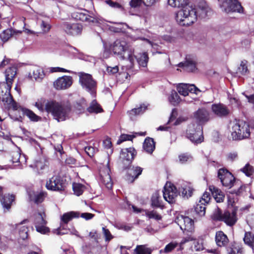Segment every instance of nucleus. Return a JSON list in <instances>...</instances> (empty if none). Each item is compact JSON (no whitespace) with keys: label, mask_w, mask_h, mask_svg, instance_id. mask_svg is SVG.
<instances>
[{"label":"nucleus","mask_w":254,"mask_h":254,"mask_svg":"<svg viewBox=\"0 0 254 254\" xmlns=\"http://www.w3.org/2000/svg\"><path fill=\"white\" fill-rule=\"evenodd\" d=\"M168 4L172 7L182 9L176 13V20L181 26H189L196 20L195 8L188 4L189 0H168Z\"/></svg>","instance_id":"1"},{"label":"nucleus","mask_w":254,"mask_h":254,"mask_svg":"<svg viewBox=\"0 0 254 254\" xmlns=\"http://www.w3.org/2000/svg\"><path fill=\"white\" fill-rule=\"evenodd\" d=\"M45 110L54 117L58 122L64 121L68 118L71 108L68 102H57L51 100L45 104Z\"/></svg>","instance_id":"2"},{"label":"nucleus","mask_w":254,"mask_h":254,"mask_svg":"<svg viewBox=\"0 0 254 254\" xmlns=\"http://www.w3.org/2000/svg\"><path fill=\"white\" fill-rule=\"evenodd\" d=\"M111 49L118 58L122 60H128L132 64H133V49L125 41L117 40L113 43Z\"/></svg>","instance_id":"3"},{"label":"nucleus","mask_w":254,"mask_h":254,"mask_svg":"<svg viewBox=\"0 0 254 254\" xmlns=\"http://www.w3.org/2000/svg\"><path fill=\"white\" fill-rule=\"evenodd\" d=\"M230 127L231 136L233 140H241L250 136L249 125L243 121L235 120L230 124Z\"/></svg>","instance_id":"4"},{"label":"nucleus","mask_w":254,"mask_h":254,"mask_svg":"<svg viewBox=\"0 0 254 254\" xmlns=\"http://www.w3.org/2000/svg\"><path fill=\"white\" fill-rule=\"evenodd\" d=\"M218 2L222 11L226 13L244 12V8L238 0H219Z\"/></svg>","instance_id":"5"},{"label":"nucleus","mask_w":254,"mask_h":254,"mask_svg":"<svg viewBox=\"0 0 254 254\" xmlns=\"http://www.w3.org/2000/svg\"><path fill=\"white\" fill-rule=\"evenodd\" d=\"M186 136L192 142L200 143L203 141L202 127L194 124L189 125L187 129Z\"/></svg>","instance_id":"6"},{"label":"nucleus","mask_w":254,"mask_h":254,"mask_svg":"<svg viewBox=\"0 0 254 254\" xmlns=\"http://www.w3.org/2000/svg\"><path fill=\"white\" fill-rule=\"evenodd\" d=\"M79 82L82 88L89 92L92 96L96 93L97 82L93 79L91 75L84 72H79Z\"/></svg>","instance_id":"7"},{"label":"nucleus","mask_w":254,"mask_h":254,"mask_svg":"<svg viewBox=\"0 0 254 254\" xmlns=\"http://www.w3.org/2000/svg\"><path fill=\"white\" fill-rule=\"evenodd\" d=\"M218 177L222 185L228 189L231 188L238 183L232 174L226 169L221 168L218 170Z\"/></svg>","instance_id":"8"},{"label":"nucleus","mask_w":254,"mask_h":254,"mask_svg":"<svg viewBox=\"0 0 254 254\" xmlns=\"http://www.w3.org/2000/svg\"><path fill=\"white\" fill-rule=\"evenodd\" d=\"M135 155L136 152L133 148H125L122 150L120 160L124 169H127L128 167L130 166Z\"/></svg>","instance_id":"9"},{"label":"nucleus","mask_w":254,"mask_h":254,"mask_svg":"<svg viewBox=\"0 0 254 254\" xmlns=\"http://www.w3.org/2000/svg\"><path fill=\"white\" fill-rule=\"evenodd\" d=\"M72 18L76 20L88 23H95L97 22V19L92 12H90L86 9L79 10L73 12L71 14Z\"/></svg>","instance_id":"10"},{"label":"nucleus","mask_w":254,"mask_h":254,"mask_svg":"<svg viewBox=\"0 0 254 254\" xmlns=\"http://www.w3.org/2000/svg\"><path fill=\"white\" fill-rule=\"evenodd\" d=\"M48 190L61 191L64 190L65 183L59 176H55L50 178L46 183Z\"/></svg>","instance_id":"11"},{"label":"nucleus","mask_w":254,"mask_h":254,"mask_svg":"<svg viewBox=\"0 0 254 254\" xmlns=\"http://www.w3.org/2000/svg\"><path fill=\"white\" fill-rule=\"evenodd\" d=\"M45 217L44 213H38L34 217V223L36 230L42 234H45L49 232V228L46 226L47 222L44 219Z\"/></svg>","instance_id":"12"},{"label":"nucleus","mask_w":254,"mask_h":254,"mask_svg":"<svg viewBox=\"0 0 254 254\" xmlns=\"http://www.w3.org/2000/svg\"><path fill=\"white\" fill-rule=\"evenodd\" d=\"M163 197L164 199L169 203H173L175 201V198L178 195V190L177 188L171 184L168 186L167 184L164 188Z\"/></svg>","instance_id":"13"},{"label":"nucleus","mask_w":254,"mask_h":254,"mask_svg":"<svg viewBox=\"0 0 254 254\" xmlns=\"http://www.w3.org/2000/svg\"><path fill=\"white\" fill-rule=\"evenodd\" d=\"M193 116L200 126L205 124L211 120L210 113L205 108H199L194 112Z\"/></svg>","instance_id":"14"},{"label":"nucleus","mask_w":254,"mask_h":254,"mask_svg":"<svg viewBox=\"0 0 254 254\" xmlns=\"http://www.w3.org/2000/svg\"><path fill=\"white\" fill-rule=\"evenodd\" d=\"M73 82L72 77L64 75L59 77L54 82L53 85L57 90H65L69 88Z\"/></svg>","instance_id":"15"},{"label":"nucleus","mask_w":254,"mask_h":254,"mask_svg":"<svg viewBox=\"0 0 254 254\" xmlns=\"http://www.w3.org/2000/svg\"><path fill=\"white\" fill-rule=\"evenodd\" d=\"M110 171L109 161H108L107 166L100 171V182L108 189H111L113 186V182L110 174Z\"/></svg>","instance_id":"16"},{"label":"nucleus","mask_w":254,"mask_h":254,"mask_svg":"<svg viewBox=\"0 0 254 254\" xmlns=\"http://www.w3.org/2000/svg\"><path fill=\"white\" fill-rule=\"evenodd\" d=\"M176 222L182 230L191 232L193 229V221L188 216L181 215L178 217Z\"/></svg>","instance_id":"17"},{"label":"nucleus","mask_w":254,"mask_h":254,"mask_svg":"<svg viewBox=\"0 0 254 254\" xmlns=\"http://www.w3.org/2000/svg\"><path fill=\"white\" fill-rule=\"evenodd\" d=\"M196 11V17L199 16L201 18H205L209 16L212 13V10L208 4L205 1L199 2Z\"/></svg>","instance_id":"18"},{"label":"nucleus","mask_w":254,"mask_h":254,"mask_svg":"<svg viewBox=\"0 0 254 254\" xmlns=\"http://www.w3.org/2000/svg\"><path fill=\"white\" fill-rule=\"evenodd\" d=\"M63 30L67 34L76 35L81 33L82 28L81 25L78 23H69L64 22L62 25Z\"/></svg>","instance_id":"19"},{"label":"nucleus","mask_w":254,"mask_h":254,"mask_svg":"<svg viewBox=\"0 0 254 254\" xmlns=\"http://www.w3.org/2000/svg\"><path fill=\"white\" fill-rule=\"evenodd\" d=\"M178 92L182 95L186 96L189 92L196 94V91L200 90L194 85L187 83H180L177 86Z\"/></svg>","instance_id":"20"},{"label":"nucleus","mask_w":254,"mask_h":254,"mask_svg":"<svg viewBox=\"0 0 254 254\" xmlns=\"http://www.w3.org/2000/svg\"><path fill=\"white\" fill-rule=\"evenodd\" d=\"M212 112L217 117L223 118L229 114V110L227 106L223 104H213L211 105Z\"/></svg>","instance_id":"21"},{"label":"nucleus","mask_w":254,"mask_h":254,"mask_svg":"<svg viewBox=\"0 0 254 254\" xmlns=\"http://www.w3.org/2000/svg\"><path fill=\"white\" fill-rule=\"evenodd\" d=\"M237 221V211L235 209H233L231 212L225 211L224 212L222 221L224 222L228 226H233Z\"/></svg>","instance_id":"22"},{"label":"nucleus","mask_w":254,"mask_h":254,"mask_svg":"<svg viewBox=\"0 0 254 254\" xmlns=\"http://www.w3.org/2000/svg\"><path fill=\"white\" fill-rule=\"evenodd\" d=\"M178 66L184 68L187 71L192 72L196 69V63L189 56L186 58V61L184 63H180Z\"/></svg>","instance_id":"23"},{"label":"nucleus","mask_w":254,"mask_h":254,"mask_svg":"<svg viewBox=\"0 0 254 254\" xmlns=\"http://www.w3.org/2000/svg\"><path fill=\"white\" fill-rule=\"evenodd\" d=\"M29 76L36 81L41 82L45 77V74L43 68L39 66H35L32 68V72L29 73Z\"/></svg>","instance_id":"24"},{"label":"nucleus","mask_w":254,"mask_h":254,"mask_svg":"<svg viewBox=\"0 0 254 254\" xmlns=\"http://www.w3.org/2000/svg\"><path fill=\"white\" fill-rule=\"evenodd\" d=\"M15 196L13 194H5L2 198L1 203L4 212L8 211L12 203L14 201Z\"/></svg>","instance_id":"25"},{"label":"nucleus","mask_w":254,"mask_h":254,"mask_svg":"<svg viewBox=\"0 0 254 254\" xmlns=\"http://www.w3.org/2000/svg\"><path fill=\"white\" fill-rule=\"evenodd\" d=\"M127 176L128 179H131L132 182L135 179H136L142 173V169L140 167H131V165L127 169Z\"/></svg>","instance_id":"26"},{"label":"nucleus","mask_w":254,"mask_h":254,"mask_svg":"<svg viewBox=\"0 0 254 254\" xmlns=\"http://www.w3.org/2000/svg\"><path fill=\"white\" fill-rule=\"evenodd\" d=\"M209 190L217 202H222L224 201L225 195L220 189L214 186H210Z\"/></svg>","instance_id":"27"},{"label":"nucleus","mask_w":254,"mask_h":254,"mask_svg":"<svg viewBox=\"0 0 254 254\" xmlns=\"http://www.w3.org/2000/svg\"><path fill=\"white\" fill-rule=\"evenodd\" d=\"M80 213L78 211H70L64 213L61 218V223L63 225L67 224L68 222L71 221L73 218H79Z\"/></svg>","instance_id":"28"},{"label":"nucleus","mask_w":254,"mask_h":254,"mask_svg":"<svg viewBox=\"0 0 254 254\" xmlns=\"http://www.w3.org/2000/svg\"><path fill=\"white\" fill-rule=\"evenodd\" d=\"M215 241L218 246L225 247L228 243L229 240L226 235L220 231L216 233Z\"/></svg>","instance_id":"29"},{"label":"nucleus","mask_w":254,"mask_h":254,"mask_svg":"<svg viewBox=\"0 0 254 254\" xmlns=\"http://www.w3.org/2000/svg\"><path fill=\"white\" fill-rule=\"evenodd\" d=\"M143 148L146 152L151 154L155 148L153 139L150 137L146 138L143 144Z\"/></svg>","instance_id":"30"},{"label":"nucleus","mask_w":254,"mask_h":254,"mask_svg":"<svg viewBox=\"0 0 254 254\" xmlns=\"http://www.w3.org/2000/svg\"><path fill=\"white\" fill-rule=\"evenodd\" d=\"M87 110L90 113L97 114L103 112V109L95 100L92 101L89 107L87 108Z\"/></svg>","instance_id":"31"},{"label":"nucleus","mask_w":254,"mask_h":254,"mask_svg":"<svg viewBox=\"0 0 254 254\" xmlns=\"http://www.w3.org/2000/svg\"><path fill=\"white\" fill-rule=\"evenodd\" d=\"M133 56L134 57V61L135 60V59H136L139 66H141L142 67H146L147 66L148 61V57L146 53H142L139 57H134L133 55Z\"/></svg>","instance_id":"32"},{"label":"nucleus","mask_w":254,"mask_h":254,"mask_svg":"<svg viewBox=\"0 0 254 254\" xmlns=\"http://www.w3.org/2000/svg\"><path fill=\"white\" fill-rule=\"evenodd\" d=\"M169 102L174 106L178 105L181 99L175 90H172L170 95L168 98Z\"/></svg>","instance_id":"33"},{"label":"nucleus","mask_w":254,"mask_h":254,"mask_svg":"<svg viewBox=\"0 0 254 254\" xmlns=\"http://www.w3.org/2000/svg\"><path fill=\"white\" fill-rule=\"evenodd\" d=\"M152 206L154 207H162L163 204L161 200V197L157 192L154 193L151 197Z\"/></svg>","instance_id":"34"},{"label":"nucleus","mask_w":254,"mask_h":254,"mask_svg":"<svg viewBox=\"0 0 254 254\" xmlns=\"http://www.w3.org/2000/svg\"><path fill=\"white\" fill-rule=\"evenodd\" d=\"M245 243L254 249V235L251 232H246L244 238Z\"/></svg>","instance_id":"35"},{"label":"nucleus","mask_w":254,"mask_h":254,"mask_svg":"<svg viewBox=\"0 0 254 254\" xmlns=\"http://www.w3.org/2000/svg\"><path fill=\"white\" fill-rule=\"evenodd\" d=\"M87 106V104L84 99H81L79 102H77L74 105V108L77 113L80 114L83 113Z\"/></svg>","instance_id":"36"},{"label":"nucleus","mask_w":254,"mask_h":254,"mask_svg":"<svg viewBox=\"0 0 254 254\" xmlns=\"http://www.w3.org/2000/svg\"><path fill=\"white\" fill-rule=\"evenodd\" d=\"M22 111L26 116H27L30 121L32 122H38L41 120V117L36 115L33 111L27 109H23Z\"/></svg>","instance_id":"37"},{"label":"nucleus","mask_w":254,"mask_h":254,"mask_svg":"<svg viewBox=\"0 0 254 254\" xmlns=\"http://www.w3.org/2000/svg\"><path fill=\"white\" fill-rule=\"evenodd\" d=\"M192 191L193 189L190 187L182 188L181 189H179L178 194L181 195L183 197L188 198L189 197L191 196Z\"/></svg>","instance_id":"38"},{"label":"nucleus","mask_w":254,"mask_h":254,"mask_svg":"<svg viewBox=\"0 0 254 254\" xmlns=\"http://www.w3.org/2000/svg\"><path fill=\"white\" fill-rule=\"evenodd\" d=\"M16 74V68L15 67L12 66L7 68L5 71V80H12Z\"/></svg>","instance_id":"39"},{"label":"nucleus","mask_w":254,"mask_h":254,"mask_svg":"<svg viewBox=\"0 0 254 254\" xmlns=\"http://www.w3.org/2000/svg\"><path fill=\"white\" fill-rule=\"evenodd\" d=\"M136 254H151V250L144 245H138L134 250Z\"/></svg>","instance_id":"40"},{"label":"nucleus","mask_w":254,"mask_h":254,"mask_svg":"<svg viewBox=\"0 0 254 254\" xmlns=\"http://www.w3.org/2000/svg\"><path fill=\"white\" fill-rule=\"evenodd\" d=\"M205 205L199 201L194 206L195 212L200 216H203L205 214Z\"/></svg>","instance_id":"41"},{"label":"nucleus","mask_w":254,"mask_h":254,"mask_svg":"<svg viewBox=\"0 0 254 254\" xmlns=\"http://www.w3.org/2000/svg\"><path fill=\"white\" fill-rule=\"evenodd\" d=\"M11 160L13 163L18 162L22 163L23 162L26 161L24 155H21L17 152L13 153Z\"/></svg>","instance_id":"42"},{"label":"nucleus","mask_w":254,"mask_h":254,"mask_svg":"<svg viewBox=\"0 0 254 254\" xmlns=\"http://www.w3.org/2000/svg\"><path fill=\"white\" fill-rule=\"evenodd\" d=\"M223 217V213L221 210L218 207L215 209L213 214L211 215V218L215 221H222Z\"/></svg>","instance_id":"43"},{"label":"nucleus","mask_w":254,"mask_h":254,"mask_svg":"<svg viewBox=\"0 0 254 254\" xmlns=\"http://www.w3.org/2000/svg\"><path fill=\"white\" fill-rule=\"evenodd\" d=\"M72 188L74 193L77 196H79L81 195L83 192L84 186L79 183H74L72 186Z\"/></svg>","instance_id":"44"},{"label":"nucleus","mask_w":254,"mask_h":254,"mask_svg":"<svg viewBox=\"0 0 254 254\" xmlns=\"http://www.w3.org/2000/svg\"><path fill=\"white\" fill-rule=\"evenodd\" d=\"M178 245V243L176 241H172L165 246L163 250V252L165 254H168L177 248Z\"/></svg>","instance_id":"45"},{"label":"nucleus","mask_w":254,"mask_h":254,"mask_svg":"<svg viewBox=\"0 0 254 254\" xmlns=\"http://www.w3.org/2000/svg\"><path fill=\"white\" fill-rule=\"evenodd\" d=\"M241 171L248 177L252 175L254 172L253 167L249 164H247L244 168L241 169Z\"/></svg>","instance_id":"46"},{"label":"nucleus","mask_w":254,"mask_h":254,"mask_svg":"<svg viewBox=\"0 0 254 254\" xmlns=\"http://www.w3.org/2000/svg\"><path fill=\"white\" fill-rule=\"evenodd\" d=\"M179 158L180 162L182 164L190 162L192 160L191 156L187 153H183L180 155Z\"/></svg>","instance_id":"47"},{"label":"nucleus","mask_w":254,"mask_h":254,"mask_svg":"<svg viewBox=\"0 0 254 254\" xmlns=\"http://www.w3.org/2000/svg\"><path fill=\"white\" fill-rule=\"evenodd\" d=\"M135 136H136L134 135L122 134L120 135L119 140L117 141V144H120L126 140H132V139Z\"/></svg>","instance_id":"48"},{"label":"nucleus","mask_w":254,"mask_h":254,"mask_svg":"<svg viewBox=\"0 0 254 254\" xmlns=\"http://www.w3.org/2000/svg\"><path fill=\"white\" fill-rule=\"evenodd\" d=\"M247 62L243 61L241 62L240 66L238 68V72L240 73L242 75L246 74L248 71L247 66Z\"/></svg>","instance_id":"49"},{"label":"nucleus","mask_w":254,"mask_h":254,"mask_svg":"<svg viewBox=\"0 0 254 254\" xmlns=\"http://www.w3.org/2000/svg\"><path fill=\"white\" fill-rule=\"evenodd\" d=\"M11 36V32L9 29L3 30L0 34V37L3 42L7 41Z\"/></svg>","instance_id":"50"},{"label":"nucleus","mask_w":254,"mask_h":254,"mask_svg":"<svg viewBox=\"0 0 254 254\" xmlns=\"http://www.w3.org/2000/svg\"><path fill=\"white\" fill-rule=\"evenodd\" d=\"M69 231V230H67L65 228V225H63L62 223L60 224V227L57 229L54 230V233L58 235H63L66 234Z\"/></svg>","instance_id":"51"},{"label":"nucleus","mask_w":254,"mask_h":254,"mask_svg":"<svg viewBox=\"0 0 254 254\" xmlns=\"http://www.w3.org/2000/svg\"><path fill=\"white\" fill-rule=\"evenodd\" d=\"M28 228L25 226H22L19 228V236L22 240L28 238Z\"/></svg>","instance_id":"52"},{"label":"nucleus","mask_w":254,"mask_h":254,"mask_svg":"<svg viewBox=\"0 0 254 254\" xmlns=\"http://www.w3.org/2000/svg\"><path fill=\"white\" fill-rule=\"evenodd\" d=\"M13 97L10 93L9 92L7 93V91H6L3 97H2L1 101L7 105H9L10 103H11V102L13 101Z\"/></svg>","instance_id":"53"},{"label":"nucleus","mask_w":254,"mask_h":254,"mask_svg":"<svg viewBox=\"0 0 254 254\" xmlns=\"http://www.w3.org/2000/svg\"><path fill=\"white\" fill-rule=\"evenodd\" d=\"M105 2L107 4L113 8L120 9L121 10L124 9L123 6L120 3L117 2L113 1L112 0H107L105 1Z\"/></svg>","instance_id":"54"},{"label":"nucleus","mask_w":254,"mask_h":254,"mask_svg":"<svg viewBox=\"0 0 254 254\" xmlns=\"http://www.w3.org/2000/svg\"><path fill=\"white\" fill-rule=\"evenodd\" d=\"M210 194L209 192H204L201 198L199 200V202L204 203L205 204H208L210 200Z\"/></svg>","instance_id":"55"},{"label":"nucleus","mask_w":254,"mask_h":254,"mask_svg":"<svg viewBox=\"0 0 254 254\" xmlns=\"http://www.w3.org/2000/svg\"><path fill=\"white\" fill-rule=\"evenodd\" d=\"M146 215L150 219H154L156 220H159L161 219L162 217L160 215L158 214L156 212L152 211H148L146 213Z\"/></svg>","instance_id":"56"},{"label":"nucleus","mask_w":254,"mask_h":254,"mask_svg":"<svg viewBox=\"0 0 254 254\" xmlns=\"http://www.w3.org/2000/svg\"><path fill=\"white\" fill-rule=\"evenodd\" d=\"M147 109V106L145 104L141 105L140 106L137 108H134L132 110V112L135 115H139L142 114Z\"/></svg>","instance_id":"57"},{"label":"nucleus","mask_w":254,"mask_h":254,"mask_svg":"<svg viewBox=\"0 0 254 254\" xmlns=\"http://www.w3.org/2000/svg\"><path fill=\"white\" fill-rule=\"evenodd\" d=\"M143 0H130L129 4L131 8H138L141 6L142 3H143Z\"/></svg>","instance_id":"58"},{"label":"nucleus","mask_w":254,"mask_h":254,"mask_svg":"<svg viewBox=\"0 0 254 254\" xmlns=\"http://www.w3.org/2000/svg\"><path fill=\"white\" fill-rule=\"evenodd\" d=\"M35 166L39 174L42 173V171L47 167V165L41 161H37Z\"/></svg>","instance_id":"59"},{"label":"nucleus","mask_w":254,"mask_h":254,"mask_svg":"<svg viewBox=\"0 0 254 254\" xmlns=\"http://www.w3.org/2000/svg\"><path fill=\"white\" fill-rule=\"evenodd\" d=\"M228 254H242V250L237 247L228 248Z\"/></svg>","instance_id":"60"},{"label":"nucleus","mask_w":254,"mask_h":254,"mask_svg":"<svg viewBox=\"0 0 254 254\" xmlns=\"http://www.w3.org/2000/svg\"><path fill=\"white\" fill-rule=\"evenodd\" d=\"M103 233L105 237L106 241H109L112 238L113 236L108 229H106L105 227L102 228Z\"/></svg>","instance_id":"61"},{"label":"nucleus","mask_w":254,"mask_h":254,"mask_svg":"<svg viewBox=\"0 0 254 254\" xmlns=\"http://www.w3.org/2000/svg\"><path fill=\"white\" fill-rule=\"evenodd\" d=\"M44 193L40 192L35 195L34 201L37 204L41 203L44 200Z\"/></svg>","instance_id":"62"},{"label":"nucleus","mask_w":254,"mask_h":254,"mask_svg":"<svg viewBox=\"0 0 254 254\" xmlns=\"http://www.w3.org/2000/svg\"><path fill=\"white\" fill-rule=\"evenodd\" d=\"M193 250L196 252H199L203 250V246L201 243L198 241L194 242Z\"/></svg>","instance_id":"63"},{"label":"nucleus","mask_w":254,"mask_h":254,"mask_svg":"<svg viewBox=\"0 0 254 254\" xmlns=\"http://www.w3.org/2000/svg\"><path fill=\"white\" fill-rule=\"evenodd\" d=\"M84 150L87 154L91 157L94 155L95 149L92 146H87L85 147Z\"/></svg>","instance_id":"64"}]
</instances>
